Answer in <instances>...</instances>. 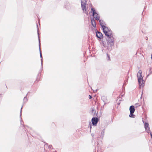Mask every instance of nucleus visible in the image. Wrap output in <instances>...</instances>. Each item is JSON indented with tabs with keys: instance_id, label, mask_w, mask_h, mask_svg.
Listing matches in <instances>:
<instances>
[{
	"instance_id": "f257e3e1",
	"label": "nucleus",
	"mask_w": 152,
	"mask_h": 152,
	"mask_svg": "<svg viewBox=\"0 0 152 152\" xmlns=\"http://www.w3.org/2000/svg\"><path fill=\"white\" fill-rule=\"evenodd\" d=\"M100 25L102 26L103 32L106 36H107V43L108 45L110 46V47H108V49L111 50L112 47L114 45V38L112 34V32L110 29L108 27L104 26L105 24V22L102 20H99Z\"/></svg>"
},
{
	"instance_id": "f03ea898",
	"label": "nucleus",
	"mask_w": 152,
	"mask_h": 152,
	"mask_svg": "<svg viewBox=\"0 0 152 152\" xmlns=\"http://www.w3.org/2000/svg\"><path fill=\"white\" fill-rule=\"evenodd\" d=\"M142 71L139 70L137 74L138 81L140 88H142L144 86V81L143 80V77L142 76Z\"/></svg>"
},
{
	"instance_id": "7ed1b4c3",
	"label": "nucleus",
	"mask_w": 152,
	"mask_h": 152,
	"mask_svg": "<svg viewBox=\"0 0 152 152\" xmlns=\"http://www.w3.org/2000/svg\"><path fill=\"white\" fill-rule=\"evenodd\" d=\"M91 12L92 13L93 16L94 18L97 20H99V17L98 16V14H97L96 11L93 8H91Z\"/></svg>"
},
{
	"instance_id": "20e7f679",
	"label": "nucleus",
	"mask_w": 152,
	"mask_h": 152,
	"mask_svg": "<svg viewBox=\"0 0 152 152\" xmlns=\"http://www.w3.org/2000/svg\"><path fill=\"white\" fill-rule=\"evenodd\" d=\"M98 120L97 118H93L92 119V124L93 125L96 124L98 122Z\"/></svg>"
},
{
	"instance_id": "39448f33",
	"label": "nucleus",
	"mask_w": 152,
	"mask_h": 152,
	"mask_svg": "<svg viewBox=\"0 0 152 152\" xmlns=\"http://www.w3.org/2000/svg\"><path fill=\"white\" fill-rule=\"evenodd\" d=\"M86 5H84L82 4L81 5V7L83 12H85L87 15H88V11L86 9Z\"/></svg>"
},
{
	"instance_id": "423d86ee",
	"label": "nucleus",
	"mask_w": 152,
	"mask_h": 152,
	"mask_svg": "<svg viewBox=\"0 0 152 152\" xmlns=\"http://www.w3.org/2000/svg\"><path fill=\"white\" fill-rule=\"evenodd\" d=\"M134 106L132 105L130 106L129 108V110L130 113H133L135 111Z\"/></svg>"
},
{
	"instance_id": "0eeeda50",
	"label": "nucleus",
	"mask_w": 152,
	"mask_h": 152,
	"mask_svg": "<svg viewBox=\"0 0 152 152\" xmlns=\"http://www.w3.org/2000/svg\"><path fill=\"white\" fill-rule=\"evenodd\" d=\"M96 36L98 38L100 39H101L102 38V35L101 33L98 32H96Z\"/></svg>"
},
{
	"instance_id": "6e6552de",
	"label": "nucleus",
	"mask_w": 152,
	"mask_h": 152,
	"mask_svg": "<svg viewBox=\"0 0 152 152\" xmlns=\"http://www.w3.org/2000/svg\"><path fill=\"white\" fill-rule=\"evenodd\" d=\"M91 22L92 26L94 27H96V23L94 20L93 19H91Z\"/></svg>"
},
{
	"instance_id": "1a4fd4ad",
	"label": "nucleus",
	"mask_w": 152,
	"mask_h": 152,
	"mask_svg": "<svg viewBox=\"0 0 152 152\" xmlns=\"http://www.w3.org/2000/svg\"><path fill=\"white\" fill-rule=\"evenodd\" d=\"M144 125L145 128V129L146 131V132H148V128L149 127L148 126H149L148 124L147 123H144Z\"/></svg>"
},
{
	"instance_id": "9d476101",
	"label": "nucleus",
	"mask_w": 152,
	"mask_h": 152,
	"mask_svg": "<svg viewBox=\"0 0 152 152\" xmlns=\"http://www.w3.org/2000/svg\"><path fill=\"white\" fill-rule=\"evenodd\" d=\"M81 5L83 4L84 5H86V1L85 0H82L81 1Z\"/></svg>"
},
{
	"instance_id": "9b49d317",
	"label": "nucleus",
	"mask_w": 152,
	"mask_h": 152,
	"mask_svg": "<svg viewBox=\"0 0 152 152\" xmlns=\"http://www.w3.org/2000/svg\"><path fill=\"white\" fill-rule=\"evenodd\" d=\"M40 50V56L41 58V65L42 66V54L40 51V49L39 48Z\"/></svg>"
},
{
	"instance_id": "f8f14e48",
	"label": "nucleus",
	"mask_w": 152,
	"mask_h": 152,
	"mask_svg": "<svg viewBox=\"0 0 152 152\" xmlns=\"http://www.w3.org/2000/svg\"><path fill=\"white\" fill-rule=\"evenodd\" d=\"M134 115L133 114V113H130V114L129 115V116L130 117H134Z\"/></svg>"
},
{
	"instance_id": "ddd939ff",
	"label": "nucleus",
	"mask_w": 152,
	"mask_h": 152,
	"mask_svg": "<svg viewBox=\"0 0 152 152\" xmlns=\"http://www.w3.org/2000/svg\"><path fill=\"white\" fill-rule=\"evenodd\" d=\"M140 106V105L138 103H136L134 105V106L135 107H137L139 106Z\"/></svg>"
},
{
	"instance_id": "4468645a",
	"label": "nucleus",
	"mask_w": 152,
	"mask_h": 152,
	"mask_svg": "<svg viewBox=\"0 0 152 152\" xmlns=\"http://www.w3.org/2000/svg\"><path fill=\"white\" fill-rule=\"evenodd\" d=\"M92 111L93 113H95L96 111L94 109H92Z\"/></svg>"
},
{
	"instance_id": "2eb2a0df",
	"label": "nucleus",
	"mask_w": 152,
	"mask_h": 152,
	"mask_svg": "<svg viewBox=\"0 0 152 152\" xmlns=\"http://www.w3.org/2000/svg\"><path fill=\"white\" fill-rule=\"evenodd\" d=\"M148 133H149V132H150L151 131H150V128H149V127H148Z\"/></svg>"
},
{
	"instance_id": "dca6fc26",
	"label": "nucleus",
	"mask_w": 152,
	"mask_h": 152,
	"mask_svg": "<svg viewBox=\"0 0 152 152\" xmlns=\"http://www.w3.org/2000/svg\"><path fill=\"white\" fill-rule=\"evenodd\" d=\"M107 56L108 57V60H110V58L109 57V55H108L107 54Z\"/></svg>"
},
{
	"instance_id": "f3484780",
	"label": "nucleus",
	"mask_w": 152,
	"mask_h": 152,
	"mask_svg": "<svg viewBox=\"0 0 152 152\" xmlns=\"http://www.w3.org/2000/svg\"><path fill=\"white\" fill-rule=\"evenodd\" d=\"M89 98L90 99H91V96H90V95H89Z\"/></svg>"
},
{
	"instance_id": "a211bd4d",
	"label": "nucleus",
	"mask_w": 152,
	"mask_h": 152,
	"mask_svg": "<svg viewBox=\"0 0 152 152\" xmlns=\"http://www.w3.org/2000/svg\"><path fill=\"white\" fill-rule=\"evenodd\" d=\"M25 99H26V97H25L24 98V100H25Z\"/></svg>"
},
{
	"instance_id": "6ab92c4d",
	"label": "nucleus",
	"mask_w": 152,
	"mask_h": 152,
	"mask_svg": "<svg viewBox=\"0 0 152 152\" xmlns=\"http://www.w3.org/2000/svg\"><path fill=\"white\" fill-rule=\"evenodd\" d=\"M39 39V43L40 44V39Z\"/></svg>"
},
{
	"instance_id": "aec40b11",
	"label": "nucleus",
	"mask_w": 152,
	"mask_h": 152,
	"mask_svg": "<svg viewBox=\"0 0 152 152\" xmlns=\"http://www.w3.org/2000/svg\"><path fill=\"white\" fill-rule=\"evenodd\" d=\"M22 107L21 108V110H20V113H21V109H22Z\"/></svg>"
},
{
	"instance_id": "412c9836",
	"label": "nucleus",
	"mask_w": 152,
	"mask_h": 152,
	"mask_svg": "<svg viewBox=\"0 0 152 152\" xmlns=\"http://www.w3.org/2000/svg\"><path fill=\"white\" fill-rule=\"evenodd\" d=\"M151 58L152 60V55H151Z\"/></svg>"
}]
</instances>
